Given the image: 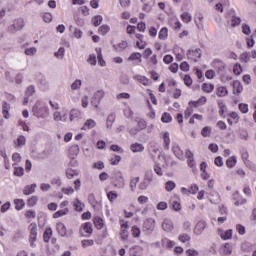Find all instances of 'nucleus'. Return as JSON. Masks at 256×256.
Masks as SVG:
<instances>
[{
    "mask_svg": "<svg viewBox=\"0 0 256 256\" xmlns=\"http://www.w3.org/2000/svg\"><path fill=\"white\" fill-rule=\"evenodd\" d=\"M32 113L38 119H45L49 117V107L43 105V102L38 100L32 108Z\"/></svg>",
    "mask_w": 256,
    "mask_h": 256,
    "instance_id": "f257e3e1",
    "label": "nucleus"
},
{
    "mask_svg": "<svg viewBox=\"0 0 256 256\" xmlns=\"http://www.w3.org/2000/svg\"><path fill=\"white\" fill-rule=\"evenodd\" d=\"M119 225H120V239H122V241H127L129 239V221H126L125 219L120 218Z\"/></svg>",
    "mask_w": 256,
    "mask_h": 256,
    "instance_id": "f03ea898",
    "label": "nucleus"
},
{
    "mask_svg": "<svg viewBox=\"0 0 256 256\" xmlns=\"http://www.w3.org/2000/svg\"><path fill=\"white\" fill-rule=\"evenodd\" d=\"M79 233L81 237H91L93 235V224L85 222L80 225Z\"/></svg>",
    "mask_w": 256,
    "mask_h": 256,
    "instance_id": "7ed1b4c3",
    "label": "nucleus"
},
{
    "mask_svg": "<svg viewBox=\"0 0 256 256\" xmlns=\"http://www.w3.org/2000/svg\"><path fill=\"white\" fill-rule=\"evenodd\" d=\"M188 61H192V63H197L199 59H201V48H191L186 53Z\"/></svg>",
    "mask_w": 256,
    "mask_h": 256,
    "instance_id": "20e7f679",
    "label": "nucleus"
},
{
    "mask_svg": "<svg viewBox=\"0 0 256 256\" xmlns=\"http://www.w3.org/2000/svg\"><path fill=\"white\" fill-rule=\"evenodd\" d=\"M25 27V20L23 18H17L13 21V24L8 27V31L10 33H17V31H21Z\"/></svg>",
    "mask_w": 256,
    "mask_h": 256,
    "instance_id": "39448f33",
    "label": "nucleus"
},
{
    "mask_svg": "<svg viewBox=\"0 0 256 256\" xmlns=\"http://www.w3.org/2000/svg\"><path fill=\"white\" fill-rule=\"evenodd\" d=\"M29 230V241H30V246L35 247V241H37V223H31L28 226Z\"/></svg>",
    "mask_w": 256,
    "mask_h": 256,
    "instance_id": "423d86ee",
    "label": "nucleus"
},
{
    "mask_svg": "<svg viewBox=\"0 0 256 256\" xmlns=\"http://www.w3.org/2000/svg\"><path fill=\"white\" fill-rule=\"evenodd\" d=\"M103 97H105V91L103 90H98L94 93L91 103L95 109H99V104L101 103V99H103Z\"/></svg>",
    "mask_w": 256,
    "mask_h": 256,
    "instance_id": "0eeeda50",
    "label": "nucleus"
},
{
    "mask_svg": "<svg viewBox=\"0 0 256 256\" xmlns=\"http://www.w3.org/2000/svg\"><path fill=\"white\" fill-rule=\"evenodd\" d=\"M218 235L223 241H228L229 239H233V230L228 229L226 231H223V229L218 228Z\"/></svg>",
    "mask_w": 256,
    "mask_h": 256,
    "instance_id": "6e6552de",
    "label": "nucleus"
},
{
    "mask_svg": "<svg viewBox=\"0 0 256 256\" xmlns=\"http://www.w3.org/2000/svg\"><path fill=\"white\" fill-rule=\"evenodd\" d=\"M212 67L214 69H216V71H218V73H223V71H225V69H227V64H225V62H223L222 60L215 59L212 62Z\"/></svg>",
    "mask_w": 256,
    "mask_h": 256,
    "instance_id": "1a4fd4ad",
    "label": "nucleus"
},
{
    "mask_svg": "<svg viewBox=\"0 0 256 256\" xmlns=\"http://www.w3.org/2000/svg\"><path fill=\"white\" fill-rule=\"evenodd\" d=\"M143 231L145 233H153L155 231V220L147 219L143 224Z\"/></svg>",
    "mask_w": 256,
    "mask_h": 256,
    "instance_id": "9d476101",
    "label": "nucleus"
},
{
    "mask_svg": "<svg viewBox=\"0 0 256 256\" xmlns=\"http://www.w3.org/2000/svg\"><path fill=\"white\" fill-rule=\"evenodd\" d=\"M136 39H138V41H136V47L137 49L143 50L147 47V41H145V36L143 34H139L136 33L135 34ZM141 41V42H139Z\"/></svg>",
    "mask_w": 256,
    "mask_h": 256,
    "instance_id": "9b49d317",
    "label": "nucleus"
},
{
    "mask_svg": "<svg viewBox=\"0 0 256 256\" xmlns=\"http://www.w3.org/2000/svg\"><path fill=\"white\" fill-rule=\"evenodd\" d=\"M142 57H143V55H141V53L133 52L128 57V61H131L133 63V65H139L143 61Z\"/></svg>",
    "mask_w": 256,
    "mask_h": 256,
    "instance_id": "f8f14e48",
    "label": "nucleus"
},
{
    "mask_svg": "<svg viewBox=\"0 0 256 256\" xmlns=\"http://www.w3.org/2000/svg\"><path fill=\"white\" fill-rule=\"evenodd\" d=\"M205 103H207V97L202 96L200 97L198 100L196 101H190L188 102V105L190 107H193L194 109H197V107H201L203 105H205Z\"/></svg>",
    "mask_w": 256,
    "mask_h": 256,
    "instance_id": "ddd939ff",
    "label": "nucleus"
},
{
    "mask_svg": "<svg viewBox=\"0 0 256 256\" xmlns=\"http://www.w3.org/2000/svg\"><path fill=\"white\" fill-rule=\"evenodd\" d=\"M206 228H207V222L203 220L199 221L194 228L195 235H201V233H203Z\"/></svg>",
    "mask_w": 256,
    "mask_h": 256,
    "instance_id": "4468645a",
    "label": "nucleus"
},
{
    "mask_svg": "<svg viewBox=\"0 0 256 256\" xmlns=\"http://www.w3.org/2000/svg\"><path fill=\"white\" fill-rule=\"evenodd\" d=\"M9 111H11V104L7 103L6 101L2 102V115L4 119H9L11 115L9 114Z\"/></svg>",
    "mask_w": 256,
    "mask_h": 256,
    "instance_id": "2eb2a0df",
    "label": "nucleus"
},
{
    "mask_svg": "<svg viewBox=\"0 0 256 256\" xmlns=\"http://www.w3.org/2000/svg\"><path fill=\"white\" fill-rule=\"evenodd\" d=\"M134 79L141 85H144V87H149V85L152 83L151 79L147 78L146 76L136 75L134 76Z\"/></svg>",
    "mask_w": 256,
    "mask_h": 256,
    "instance_id": "dca6fc26",
    "label": "nucleus"
},
{
    "mask_svg": "<svg viewBox=\"0 0 256 256\" xmlns=\"http://www.w3.org/2000/svg\"><path fill=\"white\" fill-rule=\"evenodd\" d=\"M95 229L101 230L105 227V221L99 216H94L92 219Z\"/></svg>",
    "mask_w": 256,
    "mask_h": 256,
    "instance_id": "f3484780",
    "label": "nucleus"
},
{
    "mask_svg": "<svg viewBox=\"0 0 256 256\" xmlns=\"http://www.w3.org/2000/svg\"><path fill=\"white\" fill-rule=\"evenodd\" d=\"M94 127H97V122L93 119H87L82 126L81 131H89L90 129H94Z\"/></svg>",
    "mask_w": 256,
    "mask_h": 256,
    "instance_id": "a211bd4d",
    "label": "nucleus"
},
{
    "mask_svg": "<svg viewBox=\"0 0 256 256\" xmlns=\"http://www.w3.org/2000/svg\"><path fill=\"white\" fill-rule=\"evenodd\" d=\"M158 39L160 41H167V39H169V28L162 27L158 32Z\"/></svg>",
    "mask_w": 256,
    "mask_h": 256,
    "instance_id": "6ab92c4d",
    "label": "nucleus"
},
{
    "mask_svg": "<svg viewBox=\"0 0 256 256\" xmlns=\"http://www.w3.org/2000/svg\"><path fill=\"white\" fill-rule=\"evenodd\" d=\"M162 229L166 231L167 233H171L173 229H175V226L173 225V221L169 219H165L162 223Z\"/></svg>",
    "mask_w": 256,
    "mask_h": 256,
    "instance_id": "aec40b11",
    "label": "nucleus"
},
{
    "mask_svg": "<svg viewBox=\"0 0 256 256\" xmlns=\"http://www.w3.org/2000/svg\"><path fill=\"white\" fill-rule=\"evenodd\" d=\"M186 159H187V165L188 167H195V159L193 158L194 155H193V152H191V150H186Z\"/></svg>",
    "mask_w": 256,
    "mask_h": 256,
    "instance_id": "412c9836",
    "label": "nucleus"
},
{
    "mask_svg": "<svg viewBox=\"0 0 256 256\" xmlns=\"http://www.w3.org/2000/svg\"><path fill=\"white\" fill-rule=\"evenodd\" d=\"M130 151H132V153H141L145 151V146H143V144L133 143L130 145Z\"/></svg>",
    "mask_w": 256,
    "mask_h": 256,
    "instance_id": "4be33fe9",
    "label": "nucleus"
},
{
    "mask_svg": "<svg viewBox=\"0 0 256 256\" xmlns=\"http://www.w3.org/2000/svg\"><path fill=\"white\" fill-rule=\"evenodd\" d=\"M56 231L61 235V237H65V235H67V227L63 222L56 224Z\"/></svg>",
    "mask_w": 256,
    "mask_h": 256,
    "instance_id": "5701e85b",
    "label": "nucleus"
},
{
    "mask_svg": "<svg viewBox=\"0 0 256 256\" xmlns=\"http://www.w3.org/2000/svg\"><path fill=\"white\" fill-rule=\"evenodd\" d=\"M234 95H239L243 91V85L239 80H236L232 84Z\"/></svg>",
    "mask_w": 256,
    "mask_h": 256,
    "instance_id": "b1692460",
    "label": "nucleus"
},
{
    "mask_svg": "<svg viewBox=\"0 0 256 256\" xmlns=\"http://www.w3.org/2000/svg\"><path fill=\"white\" fill-rule=\"evenodd\" d=\"M162 139L164 141V149L169 151V147L171 145V138L169 136V132H163L162 133Z\"/></svg>",
    "mask_w": 256,
    "mask_h": 256,
    "instance_id": "393cba45",
    "label": "nucleus"
},
{
    "mask_svg": "<svg viewBox=\"0 0 256 256\" xmlns=\"http://www.w3.org/2000/svg\"><path fill=\"white\" fill-rule=\"evenodd\" d=\"M69 157L71 159H75V157H77V155H79V145H72L69 150Z\"/></svg>",
    "mask_w": 256,
    "mask_h": 256,
    "instance_id": "a878e982",
    "label": "nucleus"
},
{
    "mask_svg": "<svg viewBox=\"0 0 256 256\" xmlns=\"http://www.w3.org/2000/svg\"><path fill=\"white\" fill-rule=\"evenodd\" d=\"M35 189H37V184L27 185L23 189V195H33Z\"/></svg>",
    "mask_w": 256,
    "mask_h": 256,
    "instance_id": "bb28decb",
    "label": "nucleus"
},
{
    "mask_svg": "<svg viewBox=\"0 0 256 256\" xmlns=\"http://www.w3.org/2000/svg\"><path fill=\"white\" fill-rule=\"evenodd\" d=\"M51 237H53V229L46 228V230L43 233L44 243H49V241L51 240Z\"/></svg>",
    "mask_w": 256,
    "mask_h": 256,
    "instance_id": "cd10ccee",
    "label": "nucleus"
},
{
    "mask_svg": "<svg viewBox=\"0 0 256 256\" xmlns=\"http://www.w3.org/2000/svg\"><path fill=\"white\" fill-rule=\"evenodd\" d=\"M201 89L203 93H213V89H215V85L211 83H203L201 85Z\"/></svg>",
    "mask_w": 256,
    "mask_h": 256,
    "instance_id": "c85d7f7f",
    "label": "nucleus"
},
{
    "mask_svg": "<svg viewBox=\"0 0 256 256\" xmlns=\"http://www.w3.org/2000/svg\"><path fill=\"white\" fill-rule=\"evenodd\" d=\"M27 143V139L23 135H19L14 141L15 147H23Z\"/></svg>",
    "mask_w": 256,
    "mask_h": 256,
    "instance_id": "c756f323",
    "label": "nucleus"
},
{
    "mask_svg": "<svg viewBox=\"0 0 256 256\" xmlns=\"http://www.w3.org/2000/svg\"><path fill=\"white\" fill-rule=\"evenodd\" d=\"M67 213H69V208H64V209L56 211L52 215V217H53V219H59V217H65V215H67Z\"/></svg>",
    "mask_w": 256,
    "mask_h": 256,
    "instance_id": "7c9ffc66",
    "label": "nucleus"
},
{
    "mask_svg": "<svg viewBox=\"0 0 256 256\" xmlns=\"http://www.w3.org/2000/svg\"><path fill=\"white\" fill-rule=\"evenodd\" d=\"M95 51L97 53L98 64L100 65V67H105L107 63L103 60V54L101 53V48H96Z\"/></svg>",
    "mask_w": 256,
    "mask_h": 256,
    "instance_id": "2f4dec72",
    "label": "nucleus"
},
{
    "mask_svg": "<svg viewBox=\"0 0 256 256\" xmlns=\"http://www.w3.org/2000/svg\"><path fill=\"white\" fill-rule=\"evenodd\" d=\"M73 207L75 211L81 213V211H83V208L85 207V204H83L78 198H76V200L73 202Z\"/></svg>",
    "mask_w": 256,
    "mask_h": 256,
    "instance_id": "473e14b6",
    "label": "nucleus"
},
{
    "mask_svg": "<svg viewBox=\"0 0 256 256\" xmlns=\"http://www.w3.org/2000/svg\"><path fill=\"white\" fill-rule=\"evenodd\" d=\"M75 119H81V111L78 109H72L70 111V121H75Z\"/></svg>",
    "mask_w": 256,
    "mask_h": 256,
    "instance_id": "72a5a7b5",
    "label": "nucleus"
},
{
    "mask_svg": "<svg viewBox=\"0 0 256 256\" xmlns=\"http://www.w3.org/2000/svg\"><path fill=\"white\" fill-rule=\"evenodd\" d=\"M236 165H237V157L232 156L226 160V167H228V169H233V167H235Z\"/></svg>",
    "mask_w": 256,
    "mask_h": 256,
    "instance_id": "f704fd0d",
    "label": "nucleus"
},
{
    "mask_svg": "<svg viewBox=\"0 0 256 256\" xmlns=\"http://www.w3.org/2000/svg\"><path fill=\"white\" fill-rule=\"evenodd\" d=\"M229 92L227 91V87L225 86H220L216 89V95L217 97H225L227 96Z\"/></svg>",
    "mask_w": 256,
    "mask_h": 256,
    "instance_id": "c9c22d12",
    "label": "nucleus"
},
{
    "mask_svg": "<svg viewBox=\"0 0 256 256\" xmlns=\"http://www.w3.org/2000/svg\"><path fill=\"white\" fill-rule=\"evenodd\" d=\"M14 205H15L16 211H21V209H23L25 207V200L15 199L14 200Z\"/></svg>",
    "mask_w": 256,
    "mask_h": 256,
    "instance_id": "e433bc0d",
    "label": "nucleus"
},
{
    "mask_svg": "<svg viewBox=\"0 0 256 256\" xmlns=\"http://www.w3.org/2000/svg\"><path fill=\"white\" fill-rule=\"evenodd\" d=\"M162 123H171L173 121V116L169 112H164L161 116Z\"/></svg>",
    "mask_w": 256,
    "mask_h": 256,
    "instance_id": "4c0bfd02",
    "label": "nucleus"
},
{
    "mask_svg": "<svg viewBox=\"0 0 256 256\" xmlns=\"http://www.w3.org/2000/svg\"><path fill=\"white\" fill-rule=\"evenodd\" d=\"M141 251H143V249L139 246H133L130 249V256H142L141 255Z\"/></svg>",
    "mask_w": 256,
    "mask_h": 256,
    "instance_id": "58836bf2",
    "label": "nucleus"
},
{
    "mask_svg": "<svg viewBox=\"0 0 256 256\" xmlns=\"http://www.w3.org/2000/svg\"><path fill=\"white\" fill-rule=\"evenodd\" d=\"M172 151L176 155L177 159H183V150L179 146H173Z\"/></svg>",
    "mask_w": 256,
    "mask_h": 256,
    "instance_id": "ea45409f",
    "label": "nucleus"
},
{
    "mask_svg": "<svg viewBox=\"0 0 256 256\" xmlns=\"http://www.w3.org/2000/svg\"><path fill=\"white\" fill-rule=\"evenodd\" d=\"M95 245V241L93 239H84L81 241V246L83 249H87V247H93Z\"/></svg>",
    "mask_w": 256,
    "mask_h": 256,
    "instance_id": "a19ab883",
    "label": "nucleus"
},
{
    "mask_svg": "<svg viewBox=\"0 0 256 256\" xmlns=\"http://www.w3.org/2000/svg\"><path fill=\"white\" fill-rule=\"evenodd\" d=\"M131 235L134 237V239H139V237H141V229H139L137 226H132Z\"/></svg>",
    "mask_w": 256,
    "mask_h": 256,
    "instance_id": "79ce46f5",
    "label": "nucleus"
},
{
    "mask_svg": "<svg viewBox=\"0 0 256 256\" xmlns=\"http://www.w3.org/2000/svg\"><path fill=\"white\" fill-rule=\"evenodd\" d=\"M181 21H183V23H191L193 17H191V14H189L188 12H184L180 15Z\"/></svg>",
    "mask_w": 256,
    "mask_h": 256,
    "instance_id": "37998d69",
    "label": "nucleus"
},
{
    "mask_svg": "<svg viewBox=\"0 0 256 256\" xmlns=\"http://www.w3.org/2000/svg\"><path fill=\"white\" fill-rule=\"evenodd\" d=\"M117 197H119V194L117 193V191L107 192V198L110 201V203H113V201L117 200Z\"/></svg>",
    "mask_w": 256,
    "mask_h": 256,
    "instance_id": "c03bdc74",
    "label": "nucleus"
},
{
    "mask_svg": "<svg viewBox=\"0 0 256 256\" xmlns=\"http://www.w3.org/2000/svg\"><path fill=\"white\" fill-rule=\"evenodd\" d=\"M183 82L186 85V87H191L193 85V78H191V75L185 74L183 77Z\"/></svg>",
    "mask_w": 256,
    "mask_h": 256,
    "instance_id": "a18cd8bd",
    "label": "nucleus"
},
{
    "mask_svg": "<svg viewBox=\"0 0 256 256\" xmlns=\"http://www.w3.org/2000/svg\"><path fill=\"white\" fill-rule=\"evenodd\" d=\"M195 119L197 121H203V115L201 114H193L190 119H189V124L190 125H195Z\"/></svg>",
    "mask_w": 256,
    "mask_h": 256,
    "instance_id": "49530a36",
    "label": "nucleus"
},
{
    "mask_svg": "<svg viewBox=\"0 0 256 256\" xmlns=\"http://www.w3.org/2000/svg\"><path fill=\"white\" fill-rule=\"evenodd\" d=\"M109 31H111V27H109L107 24H104L98 28V33L100 35H105L106 33H109Z\"/></svg>",
    "mask_w": 256,
    "mask_h": 256,
    "instance_id": "de8ad7c7",
    "label": "nucleus"
},
{
    "mask_svg": "<svg viewBox=\"0 0 256 256\" xmlns=\"http://www.w3.org/2000/svg\"><path fill=\"white\" fill-rule=\"evenodd\" d=\"M212 129H211V127L210 126H206V127H204V128H202V130H201V135H202V137H211V133H212Z\"/></svg>",
    "mask_w": 256,
    "mask_h": 256,
    "instance_id": "09e8293b",
    "label": "nucleus"
},
{
    "mask_svg": "<svg viewBox=\"0 0 256 256\" xmlns=\"http://www.w3.org/2000/svg\"><path fill=\"white\" fill-rule=\"evenodd\" d=\"M92 23H93L94 27H99V25H101V23H103V17L101 15L94 16L92 18Z\"/></svg>",
    "mask_w": 256,
    "mask_h": 256,
    "instance_id": "8fccbe9b",
    "label": "nucleus"
},
{
    "mask_svg": "<svg viewBox=\"0 0 256 256\" xmlns=\"http://www.w3.org/2000/svg\"><path fill=\"white\" fill-rule=\"evenodd\" d=\"M138 128V131H143L145 129H147V122L143 119H139L137 121V127Z\"/></svg>",
    "mask_w": 256,
    "mask_h": 256,
    "instance_id": "3c124183",
    "label": "nucleus"
},
{
    "mask_svg": "<svg viewBox=\"0 0 256 256\" xmlns=\"http://www.w3.org/2000/svg\"><path fill=\"white\" fill-rule=\"evenodd\" d=\"M37 201H39V197H37V196H31V197L27 200V205H28V207H35V205H37Z\"/></svg>",
    "mask_w": 256,
    "mask_h": 256,
    "instance_id": "603ef678",
    "label": "nucleus"
},
{
    "mask_svg": "<svg viewBox=\"0 0 256 256\" xmlns=\"http://www.w3.org/2000/svg\"><path fill=\"white\" fill-rule=\"evenodd\" d=\"M127 47H129V43H127V41L123 40L117 44L116 49H117V51H125V49H127Z\"/></svg>",
    "mask_w": 256,
    "mask_h": 256,
    "instance_id": "864d4df0",
    "label": "nucleus"
},
{
    "mask_svg": "<svg viewBox=\"0 0 256 256\" xmlns=\"http://www.w3.org/2000/svg\"><path fill=\"white\" fill-rule=\"evenodd\" d=\"M195 24L197 25L198 29H203V14H198L196 16Z\"/></svg>",
    "mask_w": 256,
    "mask_h": 256,
    "instance_id": "5fc2aeb1",
    "label": "nucleus"
},
{
    "mask_svg": "<svg viewBox=\"0 0 256 256\" xmlns=\"http://www.w3.org/2000/svg\"><path fill=\"white\" fill-rule=\"evenodd\" d=\"M24 217H26V219H35V217H37V213L35 210H26Z\"/></svg>",
    "mask_w": 256,
    "mask_h": 256,
    "instance_id": "6e6d98bb",
    "label": "nucleus"
},
{
    "mask_svg": "<svg viewBox=\"0 0 256 256\" xmlns=\"http://www.w3.org/2000/svg\"><path fill=\"white\" fill-rule=\"evenodd\" d=\"M193 109H195L193 106L188 105V107L184 111V119H189V117L193 115Z\"/></svg>",
    "mask_w": 256,
    "mask_h": 256,
    "instance_id": "4d7b16f0",
    "label": "nucleus"
},
{
    "mask_svg": "<svg viewBox=\"0 0 256 256\" xmlns=\"http://www.w3.org/2000/svg\"><path fill=\"white\" fill-rule=\"evenodd\" d=\"M178 241H180L181 243H187L191 241V236H189L188 234H180L178 236Z\"/></svg>",
    "mask_w": 256,
    "mask_h": 256,
    "instance_id": "13d9d810",
    "label": "nucleus"
},
{
    "mask_svg": "<svg viewBox=\"0 0 256 256\" xmlns=\"http://www.w3.org/2000/svg\"><path fill=\"white\" fill-rule=\"evenodd\" d=\"M176 187H177V185L173 181H168L165 183V189L168 192L173 191V189H175Z\"/></svg>",
    "mask_w": 256,
    "mask_h": 256,
    "instance_id": "bf43d9fd",
    "label": "nucleus"
},
{
    "mask_svg": "<svg viewBox=\"0 0 256 256\" xmlns=\"http://www.w3.org/2000/svg\"><path fill=\"white\" fill-rule=\"evenodd\" d=\"M241 25V18L237 16H232L231 18V26L232 27H239Z\"/></svg>",
    "mask_w": 256,
    "mask_h": 256,
    "instance_id": "052dcab7",
    "label": "nucleus"
},
{
    "mask_svg": "<svg viewBox=\"0 0 256 256\" xmlns=\"http://www.w3.org/2000/svg\"><path fill=\"white\" fill-rule=\"evenodd\" d=\"M238 109L243 114L249 113V105H247L246 103H240L238 105Z\"/></svg>",
    "mask_w": 256,
    "mask_h": 256,
    "instance_id": "680f3d73",
    "label": "nucleus"
},
{
    "mask_svg": "<svg viewBox=\"0 0 256 256\" xmlns=\"http://www.w3.org/2000/svg\"><path fill=\"white\" fill-rule=\"evenodd\" d=\"M24 174L25 170L23 169V167H14V175L16 177H23Z\"/></svg>",
    "mask_w": 256,
    "mask_h": 256,
    "instance_id": "e2e57ef3",
    "label": "nucleus"
},
{
    "mask_svg": "<svg viewBox=\"0 0 256 256\" xmlns=\"http://www.w3.org/2000/svg\"><path fill=\"white\" fill-rule=\"evenodd\" d=\"M26 97H32V95H35V86L30 85L27 87L25 92Z\"/></svg>",
    "mask_w": 256,
    "mask_h": 256,
    "instance_id": "0e129e2a",
    "label": "nucleus"
},
{
    "mask_svg": "<svg viewBox=\"0 0 256 256\" xmlns=\"http://www.w3.org/2000/svg\"><path fill=\"white\" fill-rule=\"evenodd\" d=\"M233 73H234V75H241V73H243V67H241V64L234 65Z\"/></svg>",
    "mask_w": 256,
    "mask_h": 256,
    "instance_id": "69168bd1",
    "label": "nucleus"
},
{
    "mask_svg": "<svg viewBox=\"0 0 256 256\" xmlns=\"http://www.w3.org/2000/svg\"><path fill=\"white\" fill-rule=\"evenodd\" d=\"M77 175V171L73 169H67L66 170V177L67 179H73Z\"/></svg>",
    "mask_w": 256,
    "mask_h": 256,
    "instance_id": "338daca9",
    "label": "nucleus"
},
{
    "mask_svg": "<svg viewBox=\"0 0 256 256\" xmlns=\"http://www.w3.org/2000/svg\"><path fill=\"white\" fill-rule=\"evenodd\" d=\"M119 163H121V156L115 155L114 157L110 158V164L119 165Z\"/></svg>",
    "mask_w": 256,
    "mask_h": 256,
    "instance_id": "774afa93",
    "label": "nucleus"
}]
</instances>
